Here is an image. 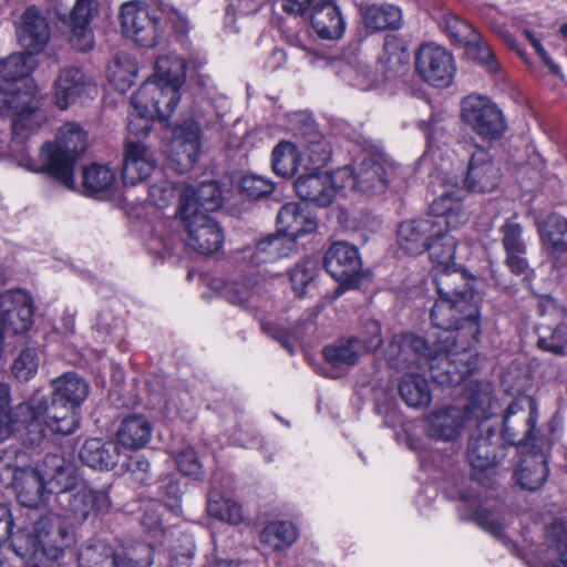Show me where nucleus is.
<instances>
[{
    "label": "nucleus",
    "instance_id": "f257e3e1",
    "mask_svg": "<svg viewBox=\"0 0 567 567\" xmlns=\"http://www.w3.org/2000/svg\"><path fill=\"white\" fill-rule=\"evenodd\" d=\"M50 400L38 394L23 401L16 414L23 422H32L35 440H41L45 431L70 435L80 426L79 408L89 394V384L73 372H66L52 381Z\"/></svg>",
    "mask_w": 567,
    "mask_h": 567
},
{
    "label": "nucleus",
    "instance_id": "f03ea898",
    "mask_svg": "<svg viewBox=\"0 0 567 567\" xmlns=\"http://www.w3.org/2000/svg\"><path fill=\"white\" fill-rule=\"evenodd\" d=\"M221 206L223 192L216 182L185 186L181 192L177 216L186 231V244L194 251L208 256L223 246V230L210 215Z\"/></svg>",
    "mask_w": 567,
    "mask_h": 567
},
{
    "label": "nucleus",
    "instance_id": "7ed1b4c3",
    "mask_svg": "<svg viewBox=\"0 0 567 567\" xmlns=\"http://www.w3.org/2000/svg\"><path fill=\"white\" fill-rule=\"evenodd\" d=\"M75 466L59 454L47 455L35 468H18L13 475L17 498L25 507L43 504L50 494L76 486Z\"/></svg>",
    "mask_w": 567,
    "mask_h": 567
},
{
    "label": "nucleus",
    "instance_id": "20e7f679",
    "mask_svg": "<svg viewBox=\"0 0 567 567\" xmlns=\"http://www.w3.org/2000/svg\"><path fill=\"white\" fill-rule=\"evenodd\" d=\"M467 220L462 199L454 193L442 194L430 205L425 218L404 221L398 230L400 247L408 254L419 255L426 250L430 240L440 235L441 228L456 229Z\"/></svg>",
    "mask_w": 567,
    "mask_h": 567
},
{
    "label": "nucleus",
    "instance_id": "39448f33",
    "mask_svg": "<svg viewBox=\"0 0 567 567\" xmlns=\"http://www.w3.org/2000/svg\"><path fill=\"white\" fill-rule=\"evenodd\" d=\"M74 542L71 523L59 513H49L40 517L30 532H21L13 537V549L22 559H31L41 553L56 560Z\"/></svg>",
    "mask_w": 567,
    "mask_h": 567
},
{
    "label": "nucleus",
    "instance_id": "423d86ee",
    "mask_svg": "<svg viewBox=\"0 0 567 567\" xmlns=\"http://www.w3.org/2000/svg\"><path fill=\"white\" fill-rule=\"evenodd\" d=\"M86 148V133L75 123L62 125L54 143L40 148V163H30V169L45 172L69 189H74L73 168L76 158Z\"/></svg>",
    "mask_w": 567,
    "mask_h": 567
},
{
    "label": "nucleus",
    "instance_id": "0eeeda50",
    "mask_svg": "<svg viewBox=\"0 0 567 567\" xmlns=\"http://www.w3.org/2000/svg\"><path fill=\"white\" fill-rule=\"evenodd\" d=\"M439 298L431 309V317L480 319V297L474 291L473 279L457 267L435 274Z\"/></svg>",
    "mask_w": 567,
    "mask_h": 567
},
{
    "label": "nucleus",
    "instance_id": "6e6552de",
    "mask_svg": "<svg viewBox=\"0 0 567 567\" xmlns=\"http://www.w3.org/2000/svg\"><path fill=\"white\" fill-rule=\"evenodd\" d=\"M185 78L186 62L182 58L177 55L159 58L154 78L137 90L136 103L145 106L147 103L158 102L159 97H166L167 105L172 107L179 102V89Z\"/></svg>",
    "mask_w": 567,
    "mask_h": 567
},
{
    "label": "nucleus",
    "instance_id": "1a4fd4ad",
    "mask_svg": "<svg viewBox=\"0 0 567 567\" xmlns=\"http://www.w3.org/2000/svg\"><path fill=\"white\" fill-rule=\"evenodd\" d=\"M33 102L34 95L29 82L0 83V115L13 117V144H21L25 137L23 131L34 124Z\"/></svg>",
    "mask_w": 567,
    "mask_h": 567
},
{
    "label": "nucleus",
    "instance_id": "9d476101",
    "mask_svg": "<svg viewBox=\"0 0 567 567\" xmlns=\"http://www.w3.org/2000/svg\"><path fill=\"white\" fill-rule=\"evenodd\" d=\"M153 546L140 543L115 550L105 546L87 547L80 553L79 567H150L154 560Z\"/></svg>",
    "mask_w": 567,
    "mask_h": 567
},
{
    "label": "nucleus",
    "instance_id": "9b49d317",
    "mask_svg": "<svg viewBox=\"0 0 567 567\" xmlns=\"http://www.w3.org/2000/svg\"><path fill=\"white\" fill-rule=\"evenodd\" d=\"M463 122L484 140H498L506 131L502 111L489 99L471 94L461 104Z\"/></svg>",
    "mask_w": 567,
    "mask_h": 567
},
{
    "label": "nucleus",
    "instance_id": "f8f14e48",
    "mask_svg": "<svg viewBox=\"0 0 567 567\" xmlns=\"http://www.w3.org/2000/svg\"><path fill=\"white\" fill-rule=\"evenodd\" d=\"M56 492V499L62 509V516L65 520L74 524H81L89 517L106 513L111 507L109 493L104 489H93L83 485L74 493Z\"/></svg>",
    "mask_w": 567,
    "mask_h": 567
},
{
    "label": "nucleus",
    "instance_id": "ddd939ff",
    "mask_svg": "<svg viewBox=\"0 0 567 567\" xmlns=\"http://www.w3.org/2000/svg\"><path fill=\"white\" fill-rule=\"evenodd\" d=\"M120 21L123 34L145 48L155 47L161 38L157 19L150 7L140 1L125 2L121 7Z\"/></svg>",
    "mask_w": 567,
    "mask_h": 567
},
{
    "label": "nucleus",
    "instance_id": "4468645a",
    "mask_svg": "<svg viewBox=\"0 0 567 567\" xmlns=\"http://www.w3.org/2000/svg\"><path fill=\"white\" fill-rule=\"evenodd\" d=\"M444 30L451 40L465 49L466 55L483 64L489 72H496L498 64L481 34L466 21L455 14H446Z\"/></svg>",
    "mask_w": 567,
    "mask_h": 567
},
{
    "label": "nucleus",
    "instance_id": "2eb2a0df",
    "mask_svg": "<svg viewBox=\"0 0 567 567\" xmlns=\"http://www.w3.org/2000/svg\"><path fill=\"white\" fill-rule=\"evenodd\" d=\"M414 63L417 75L433 86L446 87L453 81L454 60L442 47L432 43L421 45Z\"/></svg>",
    "mask_w": 567,
    "mask_h": 567
},
{
    "label": "nucleus",
    "instance_id": "dca6fc26",
    "mask_svg": "<svg viewBox=\"0 0 567 567\" xmlns=\"http://www.w3.org/2000/svg\"><path fill=\"white\" fill-rule=\"evenodd\" d=\"M16 37L29 55L43 52L50 41V25L43 12L28 7L16 22Z\"/></svg>",
    "mask_w": 567,
    "mask_h": 567
},
{
    "label": "nucleus",
    "instance_id": "f3484780",
    "mask_svg": "<svg viewBox=\"0 0 567 567\" xmlns=\"http://www.w3.org/2000/svg\"><path fill=\"white\" fill-rule=\"evenodd\" d=\"M323 265L331 277L341 285H358L362 264L355 247L343 241L334 243L326 252Z\"/></svg>",
    "mask_w": 567,
    "mask_h": 567
},
{
    "label": "nucleus",
    "instance_id": "a211bd4d",
    "mask_svg": "<svg viewBox=\"0 0 567 567\" xmlns=\"http://www.w3.org/2000/svg\"><path fill=\"white\" fill-rule=\"evenodd\" d=\"M537 422V406L530 396H519L507 408L504 416L503 437L516 444L530 436Z\"/></svg>",
    "mask_w": 567,
    "mask_h": 567
},
{
    "label": "nucleus",
    "instance_id": "6ab92c4d",
    "mask_svg": "<svg viewBox=\"0 0 567 567\" xmlns=\"http://www.w3.org/2000/svg\"><path fill=\"white\" fill-rule=\"evenodd\" d=\"M502 171L488 151L477 147L471 156L464 184L475 193H489L495 190L502 181Z\"/></svg>",
    "mask_w": 567,
    "mask_h": 567
},
{
    "label": "nucleus",
    "instance_id": "aec40b11",
    "mask_svg": "<svg viewBox=\"0 0 567 567\" xmlns=\"http://www.w3.org/2000/svg\"><path fill=\"white\" fill-rule=\"evenodd\" d=\"M202 146V134L198 124L186 121L175 128L171 142L169 157L175 168L184 173L197 161Z\"/></svg>",
    "mask_w": 567,
    "mask_h": 567
},
{
    "label": "nucleus",
    "instance_id": "412c9836",
    "mask_svg": "<svg viewBox=\"0 0 567 567\" xmlns=\"http://www.w3.org/2000/svg\"><path fill=\"white\" fill-rule=\"evenodd\" d=\"M393 173L394 163L386 155L378 153L364 158L357 169L359 192L370 195L383 193Z\"/></svg>",
    "mask_w": 567,
    "mask_h": 567
},
{
    "label": "nucleus",
    "instance_id": "4be33fe9",
    "mask_svg": "<svg viewBox=\"0 0 567 567\" xmlns=\"http://www.w3.org/2000/svg\"><path fill=\"white\" fill-rule=\"evenodd\" d=\"M55 104L66 110L71 104L95 91L93 82L75 66L63 68L55 80Z\"/></svg>",
    "mask_w": 567,
    "mask_h": 567
},
{
    "label": "nucleus",
    "instance_id": "5701e85b",
    "mask_svg": "<svg viewBox=\"0 0 567 567\" xmlns=\"http://www.w3.org/2000/svg\"><path fill=\"white\" fill-rule=\"evenodd\" d=\"M471 357L468 351L454 354L450 349L437 353L429 361L432 378L441 384H458L475 368L470 361Z\"/></svg>",
    "mask_w": 567,
    "mask_h": 567
},
{
    "label": "nucleus",
    "instance_id": "b1692460",
    "mask_svg": "<svg viewBox=\"0 0 567 567\" xmlns=\"http://www.w3.org/2000/svg\"><path fill=\"white\" fill-rule=\"evenodd\" d=\"M156 166L154 153L143 143L128 141L123 161V181L134 186L146 179Z\"/></svg>",
    "mask_w": 567,
    "mask_h": 567
},
{
    "label": "nucleus",
    "instance_id": "393cba45",
    "mask_svg": "<svg viewBox=\"0 0 567 567\" xmlns=\"http://www.w3.org/2000/svg\"><path fill=\"white\" fill-rule=\"evenodd\" d=\"M499 233L506 255L505 265L513 274L522 275L527 269L526 243L522 225L515 220H508L499 228Z\"/></svg>",
    "mask_w": 567,
    "mask_h": 567
},
{
    "label": "nucleus",
    "instance_id": "a878e982",
    "mask_svg": "<svg viewBox=\"0 0 567 567\" xmlns=\"http://www.w3.org/2000/svg\"><path fill=\"white\" fill-rule=\"evenodd\" d=\"M465 412L458 408H447L432 412L426 421L429 436L440 441H454L464 425Z\"/></svg>",
    "mask_w": 567,
    "mask_h": 567
},
{
    "label": "nucleus",
    "instance_id": "bb28decb",
    "mask_svg": "<svg viewBox=\"0 0 567 567\" xmlns=\"http://www.w3.org/2000/svg\"><path fill=\"white\" fill-rule=\"evenodd\" d=\"M298 196L320 207H327L334 200L328 173L301 175L295 182Z\"/></svg>",
    "mask_w": 567,
    "mask_h": 567
},
{
    "label": "nucleus",
    "instance_id": "cd10ccee",
    "mask_svg": "<svg viewBox=\"0 0 567 567\" xmlns=\"http://www.w3.org/2000/svg\"><path fill=\"white\" fill-rule=\"evenodd\" d=\"M311 25L316 33L324 40L340 39L346 28L339 8L330 1L318 3L313 8Z\"/></svg>",
    "mask_w": 567,
    "mask_h": 567
},
{
    "label": "nucleus",
    "instance_id": "c85d7f7f",
    "mask_svg": "<svg viewBox=\"0 0 567 567\" xmlns=\"http://www.w3.org/2000/svg\"><path fill=\"white\" fill-rule=\"evenodd\" d=\"M548 475L547 462L544 453L527 451L523 453L518 468L515 472L518 484L528 491L543 486Z\"/></svg>",
    "mask_w": 567,
    "mask_h": 567
},
{
    "label": "nucleus",
    "instance_id": "c756f323",
    "mask_svg": "<svg viewBox=\"0 0 567 567\" xmlns=\"http://www.w3.org/2000/svg\"><path fill=\"white\" fill-rule=\"evenodd\" d=\"M118 449L113 442H104L100 439L85 441L80 458L83 464L100 471L112 470L118 462Z\"/></svg>",
    "mask_w": 567,
    "mask_h": 567
},
{
    "label": "nucleus",
    "instance_id": "7c9ffc66",
    "mask_svg": "<svg viewBox=\"0 0 567 567\" xmlns=\"http://www.w3.org/2000/svg\"><path fill=\"white\" fill-rule=\"evenodd\" d=\"M96 11L95 0H76L70 14L72 25V44L81 51L92 48V34L86 30L91 18Z\"/></svg>",
    "mask_w": 567,
    "mask_h": 567
},
{
    "label": "nucleus",
    "instance_id": "2f4dec72",
    "mask_svg": "<svg viewBox=\"0 0 567 567\" xmlns=\"http://www.w3.org/2000/svg\"><path fill=\"white\" fill-rule=\"evenodd\" d=\"M137 92L132 96V105L133 109L138 116L141 123H137V120L133 118V114L131 115L128 122V128L134 134H147L150 131V121L151 120H167L171 114L175 111L178 103L168 106L166 97H159L158 102L147 103L145 106L138 105L136 103Z\"/></svg>",
    "mask_w": 567,
    "mask_h": 567
},
{
    "label": "nucleus",
    "instance_id": "473e14b6",
    "mask_svg": "<svg viewBox=\"0 0 567 567\" xmlns=\"http://www.w3.org/2000/svg\"><path fill=\"white\" fill-rule=\"evenodd\" d=\"M153 426L143 415L126 417L117 430L118 443L128 450L144 447L152 437Z\"/></svg>",
    "mask_w": 567,
    "mask_h": 567
},
{
    "label": "nucleus",
    "instance_id": "72a5a7b5",
    "mask_svg": "<svg viewBox=\"0 0 567 567\" xmlns=\"http://www.w3.org/2000/svg\"><path fill=\"white\" fill-rule=\"evenodd\" d=\"M538 567H567V523L559 522L551 526Z\"/></svg>",
    "mask_w": 567,
    "mask_h": 567
},
{
    "label": "nucleus",
    "instance_id": "f704fd0d",
    "mask_svg": "<svg viewBox=\"0 0 567 567\" xmlns=\"http://www.w3.org/2000/svg\"><path fill=\"white\" fill-rule=\"evenodd\" d=\"M10 402V386L7 383H0V442L8 440L16 432L27 431L35 435V427L32 422L19 417L16 412L23 403L21 402L13 409H7Z\"/></svg>",
    "mask_w": 567,
    "mask_h": 567
},
{
    "label": "nucleus",
    "instance_id": "c9c22d12",
    "mask_svg": "<svg viewBox=\"0 0 567 567\" xmlns=\"http://www.w3.org/2000/svg\"><path fill=\"white\" fill-rule=\"evenodd\" d=\"M324 360L340 371L354 365L362 353L361 342L355 338L339 339L322 350Z\"/></svg>",
    "mask_w": 567,
    "mask_h": 567
},
{
    "label": "nucleus",
    "instance_id": "e433bc0d",
    "mask_svg": "<svg viewBox=\"0 0 567 567\" xmlns=\"http://www.w3.org/2000/svg\"><path fill=\"white\" fill-rule=\"evenodd\" d=\"M540 239L545 249L555 258L567 255V219L559 215H550L544 221Z\"/></svg>",
    "mask_w": 567,
    "mask_h": 567
},
{
    "label": "nucleus",
    "instance_id": "4c0bfd02",
    "mask_svg": "<svg viewBox=\"0 0 567 567\" xmlns=\"http://www.w3.org/2000/svg\"><path fill=\"white\" fill-rule=\"evenodd\" d=\"M280 234L297 237L312 233L317 223L302 214L297 203H288L281 207L277 216Z\"/></svg>",
    "mask_w": 567,
    "mask_h": 567
},
{
    "label": "nucleus",
    "instance_id": "58836bf2",
    "mask_svg": "<svg viewBox=\"0 0 567 567\" xmlns=\"http://www.w3.org/2000/svg\"><path fill=\"white\" fill-rule=\"evenodd\" d=\"M33 316V299L27 291L10 289L0 295V319H31Z\"/></svg>",
    "mask_w": 567,
    "mask_h": 567
},
{
    "label": "nucleus",
    "instance_id": "ea45409f",
    "mask_svg": "<svg viewBox=\"0 0 567 567\" xmlns=\"http://www.w3.org/2000/svg\"><path fill=\"white\" fill-rule=\"evenodd\" d=\"M367 29L380 31L398 29L401 25L402 14L398 7L391 4H372L361 9Z\"/></svg>",
    "mask_w": 567,
    "mask_h": 567
},
{
    "label": "nucleus",
    "instance_id": "a19ab883",
    "mask_svg": "<svg viewBox=\"0 0 567 567\" xmlns=\"http://www.w3.org/2000/svg\"><path fill=\"white\" fill-rule=\"evenodd\" d=\"M298 539V529L292 522L274 520L260 533V542L272 550L289 548Z\"/></svg>",
    "mask_w": 567,
    "mask_h": 567
},
{
    "label": "nucleus",
    "instance_id": "79ce46f5",
    "mask_svg": "<svg viewBox=\"0 0 567 567\" xmlns=\"http://www.w3.org/2000/svg\"><path fill=\"white\" fill-rule=\"evenodd\" d=\"M399 392L402 400L411 408H425L432 400L427 380L421 374H404Z\"/></svg>",
    "mask_w": 567,
    "mask_h": 567
},
{
    "label": "nucleus",
    "instance_id": "37998d69",
    "mask_svg": "<svg viewBox=\"0 0 567 567\" xmlns=\"http://www.w3.org/2000/svg\"><path fill=\"white\" fill-rule=\"evenodd\" d=\"M295 250V238L279 233L261 239L256 246L254 258L257 262L276 261L289 256Z\"/></svg>",
    "mask_w": 567,
    "mask_h": 567
},
{
    "label": "nucleus",
    "instance_id": "c03bdc74",
    "mask_svg": "<svg viewBox=\"0 0 567 567\" xmlns=\"http://www.w3.org/2000/svg\"><path fill=\"white\" fill-rule=\"evenodd\" d=\"M443 228L444 227L441 228L440 235L434 236L426 247L432 264L434 265L435 274L456 267L453 264L456 250V240L454 237L444 234Z\"/></svg>",
    "mask_w": 567,
    "mask_h": 567
},
{
    "label": "nucleus",
    "instance_id": "a18cd8bd",
    "mask_svg": "<svg viewBox=\"0 0 567 567\" xmlns=\"http://www.w3.org/2000/svg\"><path fill=\"white\" fill-rule=\"evenodd\" d=\"M41 354L37 348L28 347L19 351L10 364V374L18 382L27 383L38 373Z\"/></svg>",
    "mask_w": 567,
    "mask_h": 567
},
{
    "label": "nucleus",
    "instance_id": "49530a36",
    "mask_svg": "<svg viewBox=\"0 0 567 567\" xmlns=\"http://www.w3.org/2000/svg\"><path fill=\"white\" fill-rule=\"evenodd\" d=\"M33 70L31 55L24 53H14L0 60V83L4 82H27L25 78Z\"/></svg>",
    "mask_w": 567,
    "mask_h": 567
},
{
    "label": "nucleus",
    "instance_id": "de8ad7c7",
    "mask_svg": "<svg viewBox=\"0 0 567 567\" xmlns=\"http://www.w3.org/2000/svg\"><path fill=\"white\" fill-rule=\"evenodd\" d=\"M410 55L404 45L396 39H388L380 56V64L390 75H399L408 70Z\"/></svg>",
    "mask_w": 567,
    "mask_h": 567
},
{
    "label": "nucleus",
    "instance_id": "09e8293b",
    "mask_svg": "<svg viewBox=\"0 0 567 567\" xmlns=\"http://www.w3.org/2000/svg\"><path fill=\"white\" fill-rule=\"evenodd\" d=\"M300 162V153L291 142H280L272 151V169L281 177H292Z\"/></svg>",
    "mask_w": 567,
    "mask_h": 567
},
{
    "label": "nucleus",
    "instance_id": "8fccbe9b",
    "mask_svg": "<svg viewBox=\"0 0 567 567\" xmlns=\"http://www.w3.org/2000/svg\"><path fill=\"white\" fill-rule=\"evenodd\" d=\"M115 183V173L106 165L92 164L83 168L82 186L86 194L109 190Z\"/></svg>",
    "mask_w": 567,
    "mask_h": 567
},
{
    "label": "nucleus",
    "instance_id": "3c124183",
    "mask_svg": "<svg viewBox=\"0 0 567 567\" xmlns=\"http://www.w3.org/2000/svg\"><path fill=\"white\" fill-rule=\"evenodd\" d=\"M538 346L553 353H563L567 344V321H553L538 326Z\"/></svg>",
    "mask_w": 567,
    "mask_h": 567
},
{
    "label": "nucleus",
    "instance_id": "603ef678",
    "mask_svg": "<svg viewBox=\"0 0 567 567\" xmlns=\"http://www.w3.org/2000/svg\"><path fill=\"white\" fill-rule=\"evenodd\" d=\"M207 512L210 516L233 525L244 520L241 506L233 498L210 495L207 502Z\"/></svg>",
    "mask_w": 567,
    "mask_h": 567
},
{
    "label": "nucleus",
    "instance_id": "864d4df0",
    "mask_svg": "<svg viewBox=\"0 0 567 567\" xmlns=\"http://www.w3.org/2000/svg\"><path fill=\"white\" fill-rule=\"evenodd\" d=\"M467 456L472 467L478 471H486L496 464L495 447L487 436L472 437Z\"/></svg>",
    "mask_w": 567,
    "mask_h": 567
},
{
    "label": "nucleus",
    "instance_id": "5fc2aeb1",
    "mask_svg": "<svg viewBox=\"0 0 567 567\" xmlns=\"http://www.w3.org/2000/svg\"><path fill=\"white\" fill-rule=\"evenodd\" d=\"M318 272V262L315 259H306L296 265L290 271V281L295 292L302 296L306 288L312 284Z\"/></svg>",
    "mask_w": 567,
    "mask_h": 567
},
{
    "label": "nucleus",
    "instance_id": "6e6d98bb",
    "mask_svg": "<svg viewBox=\"0 0 567 567\" xmlns=\"http://www.w3.org/2000/svg\"><path fill=\"white\" fill-rule=\"evenodd\" d=\"M473 519L483 529L497 538H502L505 530V524L498 513L489 512L486 508H477L473 513Z\"/></svg>",
    "mask_w": 567,
    "mask_h": 567
},
{
    "label": "nucleus",
    "instance_id": "4d7b16f0",
    "mask_svg": "<svg viewBox=\"0 0 567 567\" xmlns=\"http://www.w3.org/2000/svg\"><path fill=\"white\" fill-rule=\"evenodd\" d=\"M329 179L332 185V195L336 197L337 193L347 190H358L359 184L357 183V171L353 172L349 167H342L329 174Z\"/></svg>",
    "mask_w": 567,
    "mask_h": 567
},
{
    "label": "nucleus",
    "instance_id": "13d9d810",
    "mask_svg": "<svg viewBox=\"0 0 567 567\" xmlns=\"http://www.w3.org/2000/svg\"><path fill=\"white\" fill-rule=\"evenodd\" d=\"M259 289L249 281H234L226 286L225 295L234 305H245Z\"/></svg>",
    "mask_w": 567,
    "mask_h": 567
},
{
    "label": "nucleus",
    "instance_id": "bf43d9fd",
    "mask_svg": "<svg viewBox=\"0 0 567 567\" xmlns=\"http://www.w3.org/2000/svg\"><path fill=\"white\" fill-rule=\"evenodd\" d=\"M271 182L256 175L245 176L240 181V190L250 198H259L272 192Z\"/></svg>",
    "mask_w": 567,
    "mask_h": 567
},
{
    "label": "nucleus",
    "instance_id": "052dcab7",
    "mask_svg": "<svg viewBox=\"0 0 567 567\" xmlns=\"http://www.w3.org/2000/svg\"><path fill=\"white\" fill-rule=\"evenodd\" d=\"M176 464L187 476L197 478L202 474V464L192 447H186L176 455Z\"/></svg>",
    "mask_w": 567,
    "mask_h": 567
},
{
    "label": "nucleus",
    "instance_id": "680f3d73",
    "mask_svg": "<svg viewBox=\"0 0 567 567\" xmlns=\"http://www.w3.org/2000/svg\"><path fill=\"white\" fill-rule=\"evenodd\" d=\"M137 68L135 63L128 58H117L112 70V76L114 80L123 82L121 86L124 90L125 86L131 85L133 80L136 78Z\"/></svg>",
    "mask_w": 567,
    "mask_h": 567
},
{
    "label": "nucleus",
    "instance_id": "e2e57ef3",
    "mask_svg": "<svg viewBox=\"0 0 567 567\" xmlns=\"http://www.w3.org/2000/svg\"><path fill=\"white\" fill-rule=\"evenodd\" d=\"M175 197V187L168 181H161L150 188V198L159 208H164L172 203Z\"/></svg>",
    "mask_w": 567,
    "mask_h": 567
},
{
    "label": "nucleus",
    "instance_id": "0e129e2a",
    "mask_svg": "<svg viewBox=\"0 0 567 567\" xmlns=\"http://www.w3.org/2000/svg\"><path fill=\"white\" fill-rule=\"evenodd\" d=\"M142 525L151 534L154 545L164 544L167 532L161 526L159 515L156 511L147 512L142 519Z\"/></svg>",
    "mask_w": 567,
    "mask_h": 567
},
{
    "label": "nucleus",
    "instance_id": "69168bd1",
    "mask_svg": "<svg viewBox=\"0 0 567 567\" xmlns=\"http://www.w3.org/2000/svg\"><path fill=\"white\" fill-rule=\"evenodd\" d=\"M538 316L563 318L567 316V309L549 296L537 298Z\"/></svg>",
    "mask_w": 567,
    "mask_h": 567
},
{
    "label": "nucleus",
    "instance_id": "338daca9",
    "mask_svg": "<svg viewBox=\"0 0 567 567\" xmlns=\"http://www.w3.org/2000/svg\"><path fill=\"white\" fill-rule=\"evenodd\" d=\"M126 468L137 483H143L148 477L150 463L143 455H132L126 463Z\"/></svg>",
    "mask_w": 567,
    "mask_h": 567
},
{
    "label": "nucleus",
    "instance_id": "774afa93",
    "mask_svg": "<svg viewBox=\"0 0 567 567\" xmlns=\"http://www.w3.org/2000/svg\"><path fill=\"white\" fill-rule=\"evenodd\" d=\"M163 11L176 32L181 34H186L188 32V20L176 8L167 6Z\"/></svg>",
    "mask_w": 567,
    "mask_h": 567
}]
</instances>
